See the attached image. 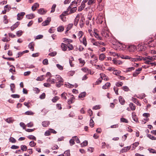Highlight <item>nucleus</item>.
I'll return each mask as SVG.
<instances>
[{"label":"nucleus","mask_w":156,"mask_h":156,"mask_svg":"<svg viewBox=\"0 0 156 156\" xmlns=\"http://www.w3.org/2000/svg\"><path fill=\"white\" fill-rule=\"evenodd\" d=\"M110 34V32L107 28L105 27L102 29L101 34L103 37L107 38L109 37Z\"/></svg>","instance_id":"nucleus-1"},{"label":"nucleus","mask_w":156,"mask_h":156,"mask_svg":"<svg viewBox=\"0 0 156 156\" xmlns=\"http://www.w3.org/2000/svg\"><path fill=\"white\" fill-rule=\"evenodd\" d=\"M148 44L151 47H155L156 46V39L149 41Z\"/></svg>","instance_id":"nucleus-2"},{"label":"nucleus","mask_w":156,"mask_h":156,"mask_svg":"<svg viewBox=\"0 0 156 156\" xmlns=\"http://www.w3.org/2000/svg\"><path fill=\"white\" fill-rule=\"evenodd\" d=\"M142 70V68H139L137 69L134 72L133 74V76L134 77L136 76L139 74H140V72Z\"/></svg>","instance_id":"nucleus-3"},{"label":"nucleus","mask_w":156,"mask_h":156,"mask_svg":"<svg viewBox=\"0 0 156 156\" xmlns=\"http://www.w3.org/2000/svg\"><path fill=\"white\" fill-rule=\"evenodd\" d=\"M51 21V18L50 17H48L47 20L43 22L42 24L43 26H46L48 25Z\"/></svg>","instance_id":"nucleus-4"},{"label":"nucleus","mask_w":156,"mask_h":156,"mask_svg":"<svg viewBox=\"0 0 156 156\" xmlns=\"http://www.w3.org/2000/svg\"><path fill=\"white\" fill-rule=\"evenodd\" d=\"M137 50L140 51H142L145 50L146 47L144 45L139 44L138 45Z\"/></svg>","instance_id":"nucleus-5"},{"label":"nucleus","mask_w":156,"mask_h":156,"mask_svg":"<svg viewBox=\"0 0 156 156\" xmlns=\"http://www.w3.org/2000/svg\"><path fill=\"white\" fill-rule=\"evenodd\" d=\"M25 13L24 12H21L18 13L17 15V19L18 20H21L23 16L25 15Z\"/></svg>","instance_id":"nucleus-6"},{"label":"nucleus","mask_w":156,"mask_h":156,"mask_svg":"<svg viewBox=\"0 0 156 156\" xmlns=\"http://www.w3.org/2000/svg\"><path fill=\"white\" fill-rule=\"evenodd\" d=\"M79 18L80 16L78 14L76 16V17L74 20V24L75 26H76L77 25Z\"/></svg>","instance_id":"nucleus-7"},{"label":"nucleus","mask_w":156,"mask_h":156,"mask_svg":"<svg viewBox=\"0 0 156 156\" xmlns=\"http://www.w3.org/2000/svg\"><path fill=\"white\" fill-rule=\"evenodd\" d=\"M135 49V46L133 45H129L128 47V50L130 52L134 51Z\"/></svg>","instance_id":"nucleus-8"},{"label":"nucleus","mask_w":156,"mask_h":156,"mask_svg":"<svg viewBox=\"0 0 156 156\" xmlns=\"http://www.w3.org/2000/svg\"><path fill=\"white\" fill-rule=\"evenodd\" d=\"M91 42L93 45L97 46H99V43L98 41H96L95 40L92 38L91 40Z\"/></svg>","instance_id":"nucleus-9"},{"label":"nucleus","mask_w":156,"mask_h":156,"mask_svg":"<svg viewBox=\"0 0 156 156\" xmlns=\"http://www.w3.org/2000/svg\"><path fill=\"white\" fill-rule=\"evenodd\" d=\"M61 48L62 50L64 51H66L67 48V47L66 44L63 43H62L61 45Z\"/></svg>","instance_id":"nucleus-10"},{"label":"nucleus","mask_w":156,"mask_h":156,"mask_svg":"<svg viewBox=\"0 0 156 156\" xmlns=\"http://www.w3.org/2000/svg\"><path fill=\"white\" fill-rule=\"evenodd\" d=\"M46 12V11H45L44 9H40L38 10V13L41 15L45 14Z\"/></svg>","instance_id":"nucleus-11"},{"label":"nucleus","mask_w":156,"mask_h":156,"mask_svg":"<svg viewBox=\"0 0 156 156\" xmlns=\"http://www.w3.org/2000/svg\"><path fill=\"white\" fill-rule=\"evenodd\" d=\"M112 61L116 65H121L122 63V61L120 60H116L114 59L112 60Z\"/></svg>","instance_id":"nucleus-12"},{"label":"nucleus","mask_w":156,"mask_h":156,"mask_svg":"<svg viewBox=\"0 0 156 156\" xmlns=\"http://www.w3.org/2000/svg\"><path fill=\"white\" fill-rule=\"evenodd\" d=\"M39 6V4L37 3H34L32 7V9L33 11H34Z\"/></svg>","instance_id":"nucleus-13"},{"label":"nucleus","mask_w":156,"mask_h":156,"mask_svg":"<svg viewBox=\"0 0 156 156\" xmlns=\"http://www.w3.org/2000/svg\"><path fill=\"white\" fill-rule=\"evenodd\" d=\"M91 57L92 58H93L94 60L93 61H90V63L91 64H93L94 62H94H97L98 60V57H97L95 56L94 55H93L91 56Z\"/></svg>","instance_id":"nucleus-14"},{"label":"nucleus","mask_w":156,"mask_h":156,"mask_svg":"<svg viewBox=\"0 0 156 156\" xmlns=\"http://www.w3.org/2000/svg\"><path fill=\"white\" fill-rule=\"evenodd\" d=\"M143 116L144 117H146V118L144 120H145V122H144V124H145L147 121H148L149 120V119L147 118L148 117L150 116V114L148 113H144L143 114Z\"/></svg>","instance_id":"nucleus-15"},{"label":"nucleus","mask_w":156,"mask_h":156,"mask_svg":"<svg viewBox=\"0 0 156 156\" xmlns=\"http://www.w3.org/2000/svg\"><path fill=\"white\" fill-rule=\"evenodd\" d=\"M34 42H32L30 43L28 45L29 48L32 51H34Z\"/></svg>","instance_id":"nucleus-16"},{"label":"nucleus","mask_w":156,"mask_h":156,"mask_svg":"<svg viewBox=\"0 0 156 156\" xmlns=\"http://www.w3.org/2000/svg\"><path fill=\"white\" fill-rule=\"evenodd\" d=\"M94 0H89L88 1V2L87 3V8H90L91 5L94 3Z\"/></svg>","instance_id":"nucleus-17"},{"label":"nucleus","mask_w":156,"mask_h":156,"mask_svg":"<svg viewBox=\"0 0 156 156\" xmlns=\"http://www.w3.org/2000/svg\"><path fill=\"white\" fill-rule=\"evenodd\" d=\"M105 55L104 53H102L99 55V59L101 61H103L105 59Z\"/></svg>","instance_id":"nucleus-18"},{"label":"nucleus","mask_w":156,"mask_h":156,"mask_svg":"<svg viewBox=\"0 0 156 156\" xmlns=\"http://www.w3.org/2000/svg\"><path fill=\"white\" fill-rule=\"evenodd\" d=\"M20 24V22H17L15 24H14L13 26H12L11 27V29L12 30H13L15 29H16L17 27Z\"/></svg>","instance_id":"nucleus-19"},{"label":"nucleus","mask_w":156,"mask_h":156,"mask_svg":"<svg viewBox=\"0 0 156 156\" xmlns=\"http://www.w3.org/2000/svg\"><path fill=\"white\" fill-rule=\"evenodd\" d=\"M10 67H12V68L10 69L9 70V72H11L13 74H15L14 73L16 72V70L15 67L12 65L10 66Z\"/></svg>","instance_id":"nucleus-20"},{"label":"nucleus","mask_w":156,"mask_h":156,"mask_svg":"<svg viewBox=\"0 0 156 156\" xmlns=\"http://www.w3.org/2000/svg\"><path fill=\"white\" fill-rule=\"evenodd\" d=\"M43 126L44 127H46L48 126L50 124L49 121H44L42 123Z\"/></svg>","instance_id":"nucleus-21"},{"label":"nucleus","mask_w":156,"mask_h":156,"mask_svg":"<svg viewBox=\"0 0 156 156\" xmlns=\"http://www.w3.org/2000/svg\"><path fill=\"white\" fill-rule=\"evenodd\" d=\"M47 81L48 82H50L51 84H54L55 82L56 79H52L51 78H49L47 80Z\"/></svg>","instance_id":"nucleus-22"},{"label":"nucleus","mask_w":156,"mask_h":156,"mask_svg":"<svg viewBox=\"0 0 156 156\" xmlns=\"http://www.w3.org/2000/svg\"><path fill=\"white\" fill-rule=\"evenodd\" d=\"M55 79L57 81L60 82H63V80L59 75H57Z\"/></svg>","instance_id":"nucleus-23"},{"label":"nucleus","mask_w":156,"mask_h":156,"mask_svg":"<svg viewBox=\"0 0 156 156\" xmlns=\"http://www.w3.org/2000/svg\"><path fill=\"white\" fill-rule=\"evenodd\" d=\"M130 148V147L128 146L124 147L122 149L121 152L122 153L126 152L129 150Z\"/></svg>","instance_id":"nucleus-24"},{"label":"nucleus","mask_w":156,"mask_h":156,"mask_svg":"<svg viewBox=\"0 0 156 156\" xmlns=\"http://www.w3.org/2000/svg\"><path fill=\"white\" fill-rule=\"evenodd\" d=\"M77 10V7H75L72 8L70 10V12L69 13V14H71L73 13H74Z\"/></svg>","instance_id":"nucleus-25"},{"label":"nucleus","mask_w":156,"mask_h":156,"mask_svg":"<svg viewBox=\"0 0 156 156\" xmlns=\"http://www.w3.org/2000/svg\"><path fill=\"white\" fill-rule=\"evenodd\" d=\"M83 44L86 47L87 46V38L84 36L83 39L82 41Z\"/></svg>","instance_id":"nucleus-26"},{"label":"nucleus","mask_w":156,"mask_h":156,"mask_svg":"<svg viewBox=\"0 0 156 156\" xmlns=\"http://www.w3.org/2000/svg\"><path fill=\"white\" fill-rule=\"evenodd\" d=\"M139 144V143L137 142H135L132 144L130 146V148L132 147V150H133Z\"/></svg>","instance_id":"nucleus-27"},{"label":"nucleus","mask_w":156,"mask_h":156,"mask_svg":"<svg viewBox=\"0 0 156 156\" xmlns=\"http://www.w3.org/2000/svg\"><path fill=\"white\" fill-rule=\"evenodd\" d=\"M81 70L84 72L85 73H89L90 72L91 73V72L90 70H89V69L85 67L84 68H82L81 69Z\"/></svg>","instance_id":"nucleus-28"},{"label":"nucleus","mask_w":156,"mask_h":156,"mask_svg":"<svg viewBox=\"0 0 156 156\" xmlns=\"http://www.w3.org/2000/svg\"><path fill=\"white\" fill-rule=\"evenodd\" d=\"M129 106L132 110L134 111L135 110L136 107L133 103H130L129 104Z\"/></svg>","instance_id":"nucleus-29"},{"label":"nucleus","mask_w":156,"mask_h":156,"mask_svg":"<svg viewBox=\"0 0 156 156\" xmlns=\"http://www.w3.org/2000/svg\"><path fill=\"white\" fill-rule=\"evenodd\" d=\"M34 14H31L29 15H27L26 17L28 19H32L34 18Z\"/></svg>","instance_id":"nucleus-30"},{"label":"nucleus","mask_w":156,"mask_h":156,"mask_svg":"<svg viewBox=\"0 0 156 156\" xmlns=\"http://www.w3.org/2000/svg\"><path fill=\"white\" fill-rule=\"evenodd\" d=\"M109 55L113 56H117L118 57L119 55L118 54L115 53V52L113 51H110L109 52Z\"/></svg>","instance_id":"nucleus-31"},{"label":"nucleus","mask_w":156,"mask_h":156,"mask_svg":"<svg viewBox=\"0 0 156 156\" xmlns=\"http://www.w3.org/2000/svg\"><path fill=\"white\" fill-rule=\"evenodd\" d=\"M147 136L149 137L150 139L153 140H156V137H154V136H152V135L148 134H147Z\"/></svg>","instance_id":"nucleus-32"},{"label":"nucleus","mask_w":156,"mask_h":156,"mask_svg":"<svg viewBox=\"0 0 156 156\" xmlns=\"http://www.w3.org/2000/svg\"><path fill=\"white\" fill-rule=\"evenodd\" d=\"M132 101L134 103H135L137 105H139L140 106V104L139 103V101L137 100L135 98H132Z\"/></svg>","instance_id":"nucleus-33"},{"label":"nucleus","mask_w":156,"mask_h":156,"mask_svg":"<svg viewBox=\"0 0 156 156\" xmlns=\"http://www.w3.org/2000/svg\"><path fill=\"white\" fill-rule=\"evenodd\" d=\"M119 101L120 103L122 104L123 105L125 102V101L124 99L121 96L119 97Z\"/></svg>","instance_id":"nucleus-34"},{"label":"nucleus","mask_w":156,"mask_h":156,"mask_svg":"<svg viewBox=\"0 0 156 156\" xmlns=\"http://www.w3.org/2000/svg\"><path fill=\"white\" fill-rule=\"evenodd\" d=\"M143 60L145 61V63L146 64L149 65L151 63V62L149 60L147 59L146 57L144 58Z\"/></svg>","instance_id":"nucleus-35"},{"label":"nucleus","mask_w":156,"mask_h":156,"mask_svg":"<svg viewBox=\"0 0 156 156\" xmlns=\"http://www.w3.org/2000/svg\"><path fill=\"white\" fill-rule=\"evenodd\" d=\"M95 37L98 40H102V38L100 36L99 34L97 33H95L94 35Z\"/></svg>","instance_id":"nucleus-36"},{"label":"nucleus","mask_w":156,"mask_h":156,"mask_svg":"<svg viewBox=\"0 0 156 156\" xmlns=\"http://www.w3.org/2000/svg\"><path fill=\"white\" fill-rule=\"evenodd\" d=\"M88 144V142L87 140H85L81 144V147H83L86 146Z\"/></svg>","instance_id":"nucleus-37"},{"label":"nucleus","mask_w":156,"mask_h":156,"mask_svg":"<svg viewBox=\"0 0 156 156\" xmlns=\"http://www.w3.org/2000/svg\"><path fill=\"white\" fill-rule=\"evenodd\" d=\"M74 98L73 97H72V98H70V100L68 101V104L69 105H70L74 102Z\"/></svg>","instance_id":"nucleus-38"},{"label":"nucleus","mask_w":156,"mask_h":156,"mask_svg":"<svg viewBox=\"0 0 156 156\" xmlns=\"http://www.w3.org/2000/svg\"><path fill=\"white\" fill-rule=\"evenodd\" d=\"M68 86L70 88H72L73 87H75V88L77 87H78V85L77 84L75 83L74 84H71L70 83H68Z\"/></svg>","instance_id":"nucleus-39"},{"label":"nucleus","mask_w":156,"mask_h":156,"mask_svg":"<svg viewBox=\"0 0 156 156\" xmlns=\"http://www.w3.org/2000/svg\"><path fill=\"white\" fill-rule=\"evenodd\" d=\"M73 26V23H70L69 24L67 28V30L66 32H67L70 29H71Z\"/></svg>","instance_id":"nucleus-40"},{"label":"nucleus","mask_w":156,"mask_h":156,"mask_svg":"<svg viewBox=\"0 0 156 156\" xmlns=\"http://www.w3.org/2000/svg\"><path fill=\"white\" fill-rule=\"evenodd\" d=\"M83 34H84L83 32L82 31H80L78 32L77 36L78 37H79L80 39L83 35Z\"/></svg>","instance_id":"nucleus-41"},{"label":"nucleus","mask_w":156,"mask_h":156,"mask_svg":"<svg viewBox=\"0 0 156 156\" xmlns=\"http://www.w3.org/2000/svg\"><path fill=\"white\" fill-rule=\"evenodd\" d=\"M79 60L80 64H81L82 66L84 65L85 64V62L84 60H83L81 58L79 59Z\"/></svg>","instance_id":"nucleus-42"},{"label":"nucleus","mask_w":156,"mask_h":156,"mask_svg":"<svg viewBox=\"0 0 156 156\" xmlns=\"http://www.w3.org/2000/svg\"><path fill=\"white\" fill-rule=\"evenodd\" d=\"M56 7V5L55 4H53L51 7V12L53 13L54 12L55 10V9Z\"/></svg>","instance_id":"nucleus-43"},{"label":"nucleus","mask_w":156,"mask_h":156,"mask_svg":"<svg viewBox=\"0 0 156 156\" xmlns=\"http://www.w3.org/2000/svg\"><path fill=\"white\" fill-rule=\"evenodd\" d=\"M64 30V28L62 26H60L57 28V31L59 32H62Z\"/></svg>","instance_id":"nucleus-44"},{"label":"nucleus","mask_w":156,"mask_h":156,"mask_svg":"<svg viewBox=\"0 0 156 156\" xmlns=\"http://www.w3.org/2000/svg\"><path fill=\"white\" fill-rule=\"evenodd\" d=\"M86 95V93L85 92H83L80 94L79 96V97L80 98H83L85 97Z\"/></svg>","instance_id":"nucleus-45"},{"label":"nucleus","mask_w":156,"mask_h":156,"mask_svg":"<svg viewBox=\"0 0 156 156\" xmlns=\"http://www.w3.org/2000/svg\"><path fill=\"white\" fill-rule=\"evenodd\" d=\"M25 114L28 115H33L34 113L31 111H28L25 113Z\"/></svg>","instance_id":"nucleus-46"},{"label":"nucleus","mask_w":156,"mask_h":156,"mask_svg":"<svg viewBox=\"0 0 156 156\" xmlns=\"http://www.w3.org/2000/svg\"><path fill=\"white\" fill-rule=\"evenodd\" d=\"M63 82H60L58 81V82H57L56 83V87H59L61 86V85H62V83Z\"/></svg>","instance_id":"nucleus-47"},{"label":"nucleus","mask_w":156,"mask_h":156,"mask_svg":"<svg viewBox=\"0 0 156 156\" xmlns=\"http://www.w3.org/2000/svg\"><path fill=\"white\" fill-rule=\"evenodd\" d=\"M147 59L150 60L151 62L153 61L154 60V58L153 56H148L146 57Z\"/></svg>","instance_id":"nucleus-48"},{"label":"nucleus","mask_w":156,"mask_h":156,"mask_svg":"<svg viewBox=\"0 0 156 156\" xmlns=\"http://www.w3.org/2000/svg\"><path fill=\"white\" fill-rule=\"evenodd\" d=\"M21 148L23 151H26L27 149V147L25 145H22L21 146Z\"/></svg>","instance_id":"nucleus-49"},{"label":"nucleus","mask_w":156,"mask_h":156,"mask_svg":"<svg viewBox=\"0 0 156 156\" xmlns=\"http://www.w3.org/2000/svg\"><path fill=\"white\" fill-rule=\"evenodd\" d=\"M121 73V72L118 70H114L113 73L114 75H117Z\"/></svg>","instance_id":"nucleus-50"},{"label":"nucleus","mask_w":156,"mask_h":156,"mask_svg":"<svg viewBox=\"0 0 156 156\" xmlns=\"http://www.w3.org/2000/svg\"><path fill=\"white\" fill-rule=\"evenodd\" d=\"M43 76V75H42L37 77V78L36 80L37 81H42L44 79Z\"/></svg>","instance_id":"nucleus-51"},{"label":"nucleus","mask_w":156,"mask_h":156,"mask_svg":"<svg viewBox=\"0 0 156 156\" xmlns=\"http://www.w3.org/2000/svg\"><path fill=\"white\" fill-rule=\"evenodd\" d=\"M73 138L74 139V140H75L77 143H80V140L77 136H73Z\"/></svg>","instance_id":"nucleus-52"},{"label":"nucleus","mask_w":156,"mask_h":156,"mask_svg":"<svg viewBox=\"0 0 156 156\" xmlns=\"http://www.w3.org/2000/svg\"><path fill=\"white\" fill-rule=\"evenodd\" d=\"M23 34V32L22 30H19L17 31L16 33V34L18 37L20 36Z\"/></svg>","instance_id":"nucleus-53"},{"label":"nucleus","mask_w":156,"mask_h":156,"mask_svg":"<svg viewBox=\"0 0 156 156\" xmlns=\"http://www.w3.org/2000/svg\"><path fill=\"white\" fill-rule=\"evenodd\" d=\"M9 141L12 143H15L16 142V140L15 139L12 137H11L9 138Z\"/></svg>","instance_id":"nucleus-54"},{"label":"nucleus","mask_w":156,"mask_h":156,"mask_svg":"<svg viewBox=\"0 0 156 156\" xmlns=\"http://www.w3.org/2000/svg\"><path fill=\"white\" fill-rule=\"evenodd\" d=\"M134 69L135 68L133 67L127 68L126 69V72L131 71L132 70H134Z\"/></svg>","instance_id":"nucleus-55"},{"label":"nucleus","mask_w":156,"mask_h":156,"mask_svg":"<svg viewBox=\"0 0 156 156\" xmlns=\"http://www.w3.org/2000/svg\"><path fill=\"white\" fill-rule=\"evenodd\" d=\"M144 58L142 57V56H136V58L137 60V61L143 60Z\"/></svg>","instance_id":"nucleus-56"},{"label":"nucleus","mask_w":156,"mask_h":156,"mask_svg":"<svg viewBox=\"0 0 156 156\" xmlns=\"http://www.w3.org/2000/svg\"><path fill=\"white\" fill-rule=\"evenodd\" d=\"M120 121L121 122H125L126 123H127L128 122V120L124 118H121L120 119Z\"/></svg>","instance_id":"nucleus-57"},{"label":"nucleus","mask_w":156,"mask_h":156,"mask_svg":"<svg viewBox=\"0 0 156 156\" xmlns=\"http://www.w3.org/2000/svg\"><path fill=\"white\" fill-rule=\"evenodd\" d=\"M123 84V83L121 82H118V83H116V85L117 87H121Z\"/></svg>","instance_id":"nucleus-58"},{"label":"nucleus","mask_w":156,"mask_h":156,"mask_svg":"<svg viewBox=\"0 0 156 156\" xmlns=\"http://www.w3.org/2000/svg\"><path fill=\"white\" fill-rule=\"evenodd\" d=\"M27 137L29 139H30L33 140H36V137L32 135L28 136Z\"/></svg>","instance_id":"nucleus-59"},{"label":"nucleus","mask_w":156,"mask_h":156,"mask_svg":"<svg viewBox=\"0 0 156 156\" xmlns=\"http://www.w3.org/2000/svg\"><path fill=\"white\" fill-rule=\"evenodd\" d=\"M69 15V13H67L65 11L62 12V14L59 16H65L66 15Z\"/></svg>","instance_id":"nucleus-60"},{"label":"nucleus","mask_w":156,"mask_h":156,"mask_svg":"<svg viewBox=\"0 0 156 156\" xmlns=\"http://www.w3.org/2000/svg\"><path fill=\"white\" fill-rule=\"evenodd\" d=\"M69 49V50H71L73 49V46L71 44H69L68 45V46L67 47Z\"/></svg>","instance_id":"nucleus-61"},{"label":"nucleus","mask_w":156,"mask_h":156,"mask_svg":"<svg viewBox=\"0 0 156 156\" xmlns=\"http://www.w3.org/2000/svg\"><path fill=\"white\" fill-rule=\"evenodd\" d=\"M67 95V94L65 93H63L61 94L62 98L63 99H67L66 96Z\"/></svg>","instance_id":"nucleus-62"},{"label":"nucleus","mask_w":156,"mask_h":156,"mask_svg":"<svg viewBox=\"0 0 156 156\" xmlns=\"http://www.w3.org/2000/svg\"><path fill=\"white\" fill-rule=\"evenodd\" d=\"M94 123L93 120L92 119H91L90 120V126L91 127H93L94 126Z\"/></svg>","instance_id":"nucleus-63"},{"label":"nucleus","mask_w":156,"mask_h":156,"mask_svg":"<svg viewBox=\"0 0 156 156\" xmlns=\"http://www.w3.org/2000/svg\"><path fill=\"white\" fill-rule=\"evenodd\" d=\"M34 123L32 122H30L27 124V126L28 127H31L33 126Z\"/></svg>","instance_id":"nucleus-64"}]
</instances>
